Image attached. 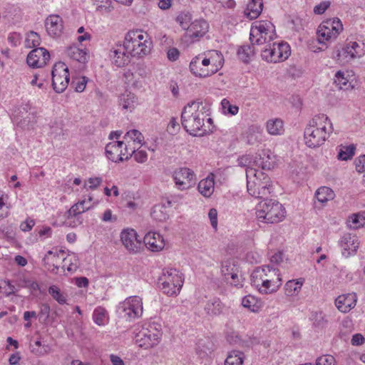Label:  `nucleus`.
<instances>
[{"instance_id":"obj_1","label":"nucleus","mask_w":365,"mask_h":365,"mask_svg":"<svg viewBox=\"0 0 365 365\" xmlns=\"http://www.w3.org/2000/svg\"><path fill=\"white\" fill-rule=\"evenodd\" d=\"M206 106L202 101H194L188 103L181 114V124L187 133L193 136L203 135L210 130L206 128L205 119Z\"/></svg>"},{"instance_id":"obj_2","label":"nucleus","mask_w":365,"mask_h":365,"mask_svg":"<svg viewBox=\"0 0 365 365\" xmlns=\"http://www.w3.org/2000/svg\"><path fill=\"white\" fill-rule=\"evenodd\" d=\"M332 123L325 114L314 115L307 124L304 133L305 144L312 148L323 145L333 132Z\"/></svg>"},{"instance_id":"obj_3","label":"nucleus","mask_w":365,"mask_h":365,"mask_svg":"<svg viewBox=\"0 0 365 365\" xmlns=\"http://www.w3.org/2000/svg\"><path fill=\"white\" fill-rule=\"evenodd\" d=\"M224 57L217 50H210L192 58L190 63V71L195 76L206 78L219 71L223 66Z\"/></svg>"},{"instance_id":"obj_4","label":"nucleus","mask_w":365,"mask_h":365,"mask_svg":"<svg viewBox=\"0 0 365 365\" xmlns=\"http://www.w3.org/2000/svg\"><path fill=\"white\" fill-rule=\"evenodd\" d=\"M252 284L262 294L276 292L282 284L279 269L269 265L256 267L251 274Z\"/></svg>"},{"instance_id":"obj_5","label":"nucleus","mask_w":365,"mask_h":365,"mask_svg":"<svg viewBox=\"0 0 365 365\" xmlns=\"http://www.w3.org/2000/svg\"><path fill=\"white\" fill-rule=\"evenodd\" d=\"M123 45L130 57L139 58L150 52L152 41L146 32L142 30H133L126 34Z\"/></svg>"},{"instance_id":"obj_6","label":"nucleus","mask_w":365,"mask_h":365,"mask_svg":"<svg viewBox=\"0 0 365 365\" xmlns=\"http://www.w3.org/2000/svg\"><path fill=\"white\" fill-rule=\"evenodd\" d=\"M285 208L277 200H264L256 208L258 221L265 223H277L285 217Z\"/></svg>"},{"instance_id":"obj_7","label":"nucleus","mask_w":365,"mask_h":365,"mask_svg":"<svg viewBox=\"0 0 365 365\" xmlns=\"http://www.w3.org/2000/svg\"><path fill=\"white\" fill-rule=\"evenodd\" d=\"M275 37V27L269 21H256L251 26L250 40L252 45H267Z\"/></svg>"},{"instance_id":"obj_8","label":"nucleus","mask_w":365,"mask_h":365,"mask_svg":"<svg viewBox=\"0 0 365 365\" xmlns=\"http://www.w3.org/2000/svg\"><path fill=\"white\" fill-rule=\"evenodd\" d=\"M158 283L160 288L165 294L170 296L176 295L183 284L182 273L176 269H167L159 278Z\"/></svg>"},{"instance_id":"obj_9","label":"nucleus","mask_w":365,"mask_h":365,"mask_svg":"<svg viewBox=\"0 0 365 365\" xmlns=\"http://www.w3.org/2000/svg\"><path fill=\"white\" fill-rule=\"evenodd\" d=\"M291 53L287 43H272L265 45L261 49V56L268 63H277L287 59Z\"/></svg>"},{"instance_id":"obj_10","label":"nucleus","mask_w":365,"mask_h":365,"mask_svg":"<svg viewBox=\"0 0 365 365\" xmlns=\"http://www.w3.org/2000/svg\"><path fill=\"white\" fill-rule=\"evenodd\" d=\"M343 30V25L338 18L323 21L317 29L318 41L320 43L335 39Z\"/></svg>"},{"instance_id":"obj_11","label":"nucleus","mask_w":365,"mask_h":365,"mask_svg":"<svg viewBox=\"0 0 365 365\" xmlns=\"http://www.w3.org/2000/svg\"><path fill=\"white\" fill-rule=\"evenodd\" d=\"M172 179L175 187L180 191H185L192 188L196 181L194 171L187 167L175 169L172 173Z\"/></svg>"},{"instance_id":"obj_12","label":"nucleus","mask_w":365,"mask_h":365,"mask_svg":"<svg viewBox=\"0 0 365 365\" xmlns=\"http://www.w3.org/2000/svg\"><path fill=\"white\" fill-rule=\"evenodd\" d=\"M162 333L155 325L143 328L135 336V343L145 349L151 348L160 342Z\"/></svg>"},{"instance_id":"obj_13","label":"nucleus","mask_w":365,"mask_h":365,"mask_svg":"<svg viewBox=\"0 0 365 365\" xmlns=\"http://www.w3.org/2000/svg\"><path fill=\"white\" fill-rule=\"evenodd\" d=\"M51 75L53 90L58 93L63 92L70 81L68 66L63 62L56 63L53 67Z\"/></svg>"},{"instance_id":"obj_14","label":"nucleus","mask_w":365,"mask_h":365,"mask_svg":"<svg viewBox=\"0 0 365 365\" xmlns=\"http://www.w3.org/2000/svg\"><path fill=\"white\" fill-rule=\"evenodd\" d=\"M365 54V50L357 42H349L341 50H337L334 58L340 63L351 61Z\"/></svg>"},{"instance_id":"obj_15","label":"nucleus","mask_w":365,"mask_h":365,"mask_svg":"<svg viewBox=\"0 0 365 365\" xmlns=\"http://www.w3.org/2000/svg\"><path fill=\"white\" fill-rule=\"evenodd\" d=\"M271 181L269 178L263 176L257 180L247 182V191L250 195L256 198H265L270 194Z\"/></svg>"},{"instance_id":"obj_16","label":"nucleus","mask_w":365,"mask_h":365,"mask_svg":"<svg viewBox=\"0 0 365 365\" xmlns=\"http://www.w3.org/2000/svg\"><path fill=\"white\" fill-rule=\"evenodd\" d=\"M121 309L130 319L139 318L143 311L142 299L138 296L130 297L121 304Z\"/></svg>"},{"instance_id":"obj_17","label":"nucleus","mask_w":365,"mask_h":365,"mask_svg":"<svg viewBox=\"0 0 365 365\" xmlns=\"http://www.w3.org/2000/svg\"><path fill=\"white\" fill-rule=\"evenodd\" d=\"M120 240L125 249L130 253H137L143 247L141 240L138 239L137 233L133 229L123 230Z\"/></svg>"},{"instance_id":"obj_18","label":"nucleus","mask_w":365,"mask_h":365,"mask_svg":"<svg viewBox=\"0 0 365 365\" xmlns=\"http://www.w3.org/2000/svg\"><path fill=\"white\" fill-rule=\"evenodd\" d=\"M359 244V238L356 235L345 233L339 241L342 255L345 257L355 255Z\"/></svg>"},{"instance_id":"obj_19","label":"nucleus","mask_w":365,"mask_h":365,"mask_svg":"<svg viewBox=\"0 0 365 365\" xmlns=\"http://www.w3.org/2000/svg\"><path fill=\"white\" fill-rule=\"evenodd\" d=\"M209 29L208 23L204 19L192 21L185 34V38L193 43L204 36Z\"/></svg>"},{"instance_id":"obj_20","label":"nucleus","mask_w":365,"mask_h":365,"mask_svg":"<svg viewBox=\"0 0 365 365\" xmlns=\"http://www.w3.org/2000/svg\"><path fill=\"white\" fill-rule=\"evenodd\" d=\"M50 59L48 51L43 47L36 48L31 51L27 56V64L32 68H41Z\"/></svg>"},{"instance_id":"obj_21","label":"nucleus","mask_w":365,"mask_h":365,"mask_svg":"<svg viewBox=\"0 0 365 365\" xmlns=\"http://www.w3.org/2000/svg\"><path fill=\"white\" fill-rule=\"evenodd\" d=\"M113 63L117 67H123L130 61V56L127 52L125 46L121 43L116 44L110 51L109 54Z\"/></svg>"},{"instance_id":"obj_22","label":"nucleus","mask_w":365,"mask_h":365,"mask_svg":"<svg viewBox=\"0 0 365 365\" xmlns=\"http://www.w3.org/2000/svg\"><path fill=\"white\" fill-rule=\"evenodd\" d=\"M357 302V295L356 293H348L339 295L335 299V305L339 311L343 313H348L354 309Z\"/></svg>"},{"instance_id":"obj_23","label":"nucleus","mask_w":365,"mask_h":365,"mask_svg":"<svg viewBox=\"0 0 365 365\" xmlns=\"http://www.w3.org/2000/svg\"><path fill=\"white\" fill-rule=\"evenodd\" d=\"M45 27L51 36H59L63 29V19L58 15H50L45 21Z\"/></svg>"},{"instance_id":"obj_24","label":"nucleus","mask_w":365,"mask_h":365,"mask_svg":"<svg viewBox=\"0 0 365 365\" xmlns=\"http://www.w3.org/2000/svg\"><path fill=\"white\" fill-rule=\"evenodd\" d=\"M123 141H114L109 143L106 146V155L107 158L113 162H122L125 160L123 156L125 153H123L122 146Z\"/></svg>"},{"instance_id":"obj_25","label":"nucleus","mask_w":365,"mask_h":365,"mask_svg":"<svg viewBox=\"0 0 365 365\" xmlns=\"http://www.w3.org/2000/svg\"><path fill=\"white\" fill-rule=\"evenodd\" d=\"M146 247L153 252H158L165 247L163 237L158 232H148L143 238Z\"/></svg>"},{"instance_id":"obj_26","label":"nucleus","mask_w":365,"mask_h":365,"mask_svg":"<svg viewBox=\"0 0 365 365\" xmlns=\"http://www.w3.org/2000/svg\"><path fill=\"white\" fill-rule=\"evenodd\" d=\"M215 182L214 175L210 174L206 178L202 179L198 183L199 192L205 197H209L214 192Z\"/></svg>"},{"instance_id":"obj_27","label":"nucleus","mask_w":365,"mask_h":365,"mask_svg":"<svg viewBox=\"0 0 365 365\" xmlns=\"http://www.w3.org/2000/svg\"><path fill=\"white\" fill-rule=\"evenodd\" d=\"M66 54L70 58L81 64H85L88 59L87 51L76 46H69L66 50Z\"/></svg>"},{"instance_id":"obj_28","label":"nucleus","mask_w":365,"mask_h":365,"mask_svg":"<svg viewBox=\"0 0 365 365\" xmlns=\"http://www.w3.org/2000/svg\"><path fill=\"white\" fill-rule=\"evenodd\" d=\"M224 304L218 298H213L207 302L204 309L210 317H215L223 312Z\"/></svg>"},{"instance_id":"obj_29","label":"nucleus","mask_w":365,"mask_h":365,"mask_svg":"<svg viewBox=\"0 0 365 365\" xmlns=\"http://www.w3.org/2000/svg\"><path fill=\"white\" fill-rule=\"evenodd\" d=\"M140 147H130V145H125V150L128 153L125 160H127L133 156L135 160L139 163H143L148 160V154L146 151L138 150Z\"/></svg>"},{"instance_id":"obj_30","label":"nucleus","mask_w":365,"mask_h":365,"mask_svg":"<svg viewBox=\"0 0 365 365\" xmlns=\"http://www.w3.org/2000/svg\"><path fill=\"white\" fill-rule=\"evenodd\" d=\"M262 0H251L247 6L245 14L250 19H255L262 13Z\"/></svg>"},{"instance_id":"obj_31","label":"nucleus","mask_w":365,"mask_h":365,"mask_svg":"<svg viewBox=\"0 0 365 365\" xmlns=\"http://www.w3.org/2000/svg\"><path fill=\"white\" fill-rule=\"evenodd\" d=\"M92 197H88V199H84L73 205L68 210V214L71 216H76L88 210L91 207Z\"/></svg>"},{"instance_id":"obj_32","label":"nucleus","mask_w":365,"mask_h":365,"mask_svg":"<svg viewBox=\"0 0 365 365\" xmlns=\"http://www.w3.org/2000/svg\"><path fill=\"white\" fill-rule=\"evenodd\" d=\"M242 305L252 312H259L262 307V302L252 295H247L242 298Z\"/></svg>"},{"instance_id":"obj_33","label":"nucleus","mask_w":365,"mask_h":365,"mask_svg":"<svg viewBox=\"0 0 365 365\" xmlns=\"http://www.w3.org/2000/svg\"><path fill=\"white\" fill-rule=\"evenodd\" d=\"M262 130L258 125H252L247 132V140L250 145H256L262 140Z\"/></svg>"},{"instance_id":"obj_34","label":"nucleus","mask_w":365,"mask_h":365,"mask_svg":"<svg viewBox=\"0 0 365 365\" xmlns=\"http://www.w3.org/2000/svg\"><path fill=\"white\" fill-rule=\"evenodd\" d=\"M255 163L257 168L262 170H271L274 168V160L270 158V155L263 153L255 156Z\"/></svg>"},{"instance_id":"obj_35","label":"nucleus","mask_w":365,"mask_h":365,"mask_svg":"<svg viewBox=\"0 0 365 365\" xmlns=\"http://www.w3.org/2000/svg\"><path fill=\"white\" fill-rule=\"evenodd\" d=\"M255 45H243L240 46L237 51L239 58L244 62L247 63L250 58L253 56L256 52Z\"/></svg>"},{"instance_id":"obj_36","label":"nucleus","mask_w":365,"mask_h":365,"mask_svg":"<svg viewBox=\"0 0 365 365\" xmlns=\"http://www.w3.org/2000/svg\"><path fill=\"white\" fill-rule=\"evenodd\" d=\"M124 138L127 140L128 144L130 143L129 140L133 141V144L135 147H140L144 141V137L143 134L139 130L135 129L128 131L125 133Z\"/></svg>"},{"instance_id":"obj_37","label":"nucleus","mask_w":365,"mask_h":365,"mask_svg":"<svg viewBox=\"0 0 365 365\" xmlns=\"http://www.w3.org/2000/svg\"><path fill=\"white\" fill-rule=\"evenodd\" d=\"M267 132L271 135H280L283 132V122L279 118L271 119L267 122Z\"/></svg>"},{"instance_id":"obj_38","label":"nucleus","mask_w":365,"mask_h":365,"mask_svg":"<svg viewBox=\"0 0 365 365\" xmlns=\"http://www.w3.org/2000/svg\"><path fill=\"white\" fill-rule=\"evenodd\" d=\"M245 354L240 351H230L225 361V365H242Z\"/></svg>"},{"instance_id":"obj_39","label":"nucleus","mask_w":365,"mask_h":365,"mask_svg":"<svg viewBox=\"0 0 365 365\" xmlns=\"http://www.w3.org/2000/svg\"><path fill=\"white\" fill-rule=\"evenodd\" d=\"M315 197L319 202L325 203L334 198V193L331 188L323 186L317 190Z\"/></svg>"},{"instance_id":"obj_40","label":"nucleus","mask_w":365,"mask_h":365,"mask_svg":"<svg viewBox=\"0 0 365 365\" xmlns=\"http://www.w3.org/2000/svg\"><path fill=\"white\" fill-rule=\"evenodd\" d=\"M356 147L351 144L349 145H341L339 148L337 158L340 160H348L352 158L354 155Z\"/></svg>"},{"instance_id":"obj_41","label":"nucleus","mask_w":365,"mask_h":365,"mask_svg":"<svg viewBox=\"0 0 365 365\" xmlns=\"http://www.w3.org/2000/svg\"><path fill=\"white\" fill-rule=\"evenodd\" d=\"M93 319L98 326L105 325L108 320L107 311L102 307H98L93 312Z\"/></svg>"},{"instance_id":"obj_42","label":"nucleus","mask_w":365,"mask_h":365,"mask_svg":"<svg viewBox=\"0 0 365 365\" xmlns=\"http://www.w3.org/2000/svg\"><path fill=\"white\" fill-rule=\"evenodd\" d=\"M135 98L133 93L126 92L123 94L119 100V105L125 110H132L134 108Z\"/></svg>"},{"instance_id":"obj_43","label":"nucleus","mask_w":365,"mask_h":365,"mask_svg":"<svg viewBox=\"0 0 365 365\" xmlns=\"http://www.w3.org/2000/svg\"><path fill=\"white\" fill-rule=\"evenodd\" d=\"M303 281L298 280H289L284 286L285 294L288 296H292L298 293L302 288Z\"/></svg>"},{"instance_id":"obj_44","label":"nucleus","mask_w":365,"mask_h":365,"mask_svg":"<svg viewBox=\"0 0 365 365\" xmlns=\"http://www.w3.org/2000/svg\"><path fill=\"white\" fill-rule=\"evenodd\" d=\"M312 319L313 324L319 328L326 327L328 324L327 316L322 312H316L312 313Z\"/></svg>"},{"instance_id":"obj_45","label":"nucleus","mask_w":365,"mask_h":365,"mask_svg":"<svg viewBox=\"0 0 365 365\" xmlns=\"http://www.w3.org/2000/svg\"><path fill=\"white\" fill-rule=\"evenodd\" d=\"M175 20L187 31L192 23V14L189 11H182L177 16Z\"/></svg>"},{"instance_id":"obj_46","label":"nucleus","mask_w":365,"mask_h":365,"mask_svg":"<svg viewBox=\"0 0 365 365\" xmlns=\"http://www.w3.org/2000/svg\"><path fill=\"white\" fill-rule=\"evenodd\" d=\"M151 217L156 221L163 222L168 218V215L165 208L160 205H155L151 211Z\"/></svg>"},{"instance_id":"obj_47","label":"nucleus","mask_w":365,"mask_h":365,"mask_svg":"<svg viewBox=\"0 0 365 365\" xmlns=\"http://www.w3.org/2000/svg\"><path fill=\"white\" fill-rule=\"evenodd\" d=\"M237 269V267L235 264L234 262L227 260L222 264L221 273L224 276L225 279L228 281L231 273Z\"/></svg>"},{"instance_id":"obj_48","label":"nucleus","mask_w":365,"mask_h":365,"mask_svg":"<svg viewBox=\"0 0 365 365\" xmlns=\"http://www.w3.org/2000/svg\"><path fill=\"white\" fill-rule=\"evenodd\" d=\"M41 43V38L39 35L34 31H30L27 34L25 46L27 48H35Z\"/></svg>"},{"instance_id":"obj_49","label":"nucleus","mask_w":365,"mask_h":365,"mask_svg":"<svg viewBox=\"0 0 365 365\" xmlns=\"http://www.w3.org/2000/svg\"><path fill=\"white\" fill-rule=\"evenodd\" d=\"M48 293L59 304H63L66 302V297L56 285H52L48 288Z\"/></svg>"},{"instance_id":"obj_50","label":"nucleus","mask_w":365,"mask_h":365,"mask_svg":"<svg viewBox=\"0 0 365 365\" xmlns=\"http://www.w3.org/2000/svg\"><path fill=\"white\" fill-rule=\"evenodd\" d=\"M257 168V166H251L246 168L247 181L251 180L252 177L254 178L253 180H257L262 178L263 176H267L262 171L258 170Z\"/></svg>"},{"instance_id":"obj_51","label":"nucleus","mask_w":365,"mask_h":365,"mask_svg":"<svg viewBox=\"0 0 365 365\" xmlns=\"http://www.w3.org/2000/svg\"><path fill=\"white\" fill-rule=\"evenodd\" d=\"M227 341L230 344H234V345H239V346H241L242 347H248L250 346V344L245 341V340H242L238 334H237L236 333H234V332H232V333H230L227 335Z\"/></svg>"},{"instance_id":"obj_52","label":"nucleus","mask_w":365,"mask_h":365,"mask_svg":"<svg viewBox=\"0 0 365 365\" xmlns=\"http://www.w3.org/2000/svg\"><path fill=\"white\" fill-rule=\"evenodd\" d=\"M88 79L86 76L74 78L72 79L71 86L76 92H82L85 90Z\"/></svg>"},{"instance_id":"obj_53","label":"nucleus","mask_w":365,"mask_h":365,"mask_svg":"<svg viewBox=\"0 0 365 365\" xmlns=\"http://www.w3.org/2000/svg\"><path fill=\"white\" fill-rule=\"evenodd\" d=\"M353 227L354 229L365 226V211L354 214L351 217Z\"/></svg>"},{"instance_id":"obj_54","label":"nucleus","mask_w":365,"mask_h":365,"mask_svg":"<svg viewBox=\"0 0 365 365\" xmlns=\"http://www.w3.org/2000/svg\"><path fill=\"white\" fill-rule=\"evenodd\" d=\"M63 267L66 266L67 263L69 262V264L67 267V270L68 272L76 271L78 267V259L75 255L68 256L67 257L63 258Z\"/></svg>"},{"instance_id":"obj_55","label":"nucleus","mask_w":365,"mask_h":365,"mask_svg":"<svg viewBox=\"0 0 365 365\" xmlns=\"http://www.w3.org/2000/svg\"><path fill=\"white\" fill-rule=\"evenodd\" d=\"M238 164L240 166L246 167L247 168L251 166H256L255 156L250 155H242L238 159Z\"/></svg>"},{"instance_id":"obj_56","label":"nucleus","mask_w":365,"mask_h":365,"mask_svg":"<svg viewBox=\"0 0 365 365\" xmlns=\"http://www.w3.org/2000/svg\"><path fill=\"white\" fill-rule=\"evenodd\" d=\"M348 82L349 80L344 72L339 71L336 73L334 76V83L339 86V88H343L344 86L347 85Z\"/></svg>"},{"instance_id":"obj_57","label":"nucleus","mask_w":365,"mask_h":365,"mask_svg":"<svg viewBox=\"0 0 365 365\" xmlns=\"http://www.w3.org/2000/svg\"><path fill=\"white\" fill-rule=\"evenodd\" d=\"M0 289L4 290V293L6 296L14 294L16 289L14 284L9 280H4L0 282Z\"/></svg>"},{"instance_id":"obj_58","label":"nucleus","mask_w":365,"mask_h":365,"mask_svg":"<svg viewBox=\"0 0 365 365\" xmlns=\"http://www.w3.org/2000/svg\"><path fill=\"white\" fill-rule=\"evenodd\" d=\"M316 365H335V359L331 355H324L317 358Z\"/></svg>"},{"instance_id":"obj_59","label":"nucleus","mask_w":365,"mask_h":365,"mask_svg":"<svg viewBox=\"0 0 365 365\" xmlns=\"http://www.w3.org/2000/svg\"><path fill=\"white\" fill-rule=\"evenodd\" d=\"M221 104L224 110L227 108V111L228 113L234 115L238 113L239 108L237 106L231 105L227 100L223 99Z\"/></svg>"},{"instance_id":"obj_60","label":"nucleus","mask_w":365,"mask_h":365,"mask_svg":"<svg viewBox=\"0 0 365 365\" xmlns=\"http://www.w3.org/2000/svg\"><path fill=\"white\" fill-rule=\"evenodd\" d=\"M102 181L103 180L100 177L90 178L86 181V186L87 185L91 190H95L101 185Z\"/></svg>"},{"instance_id":"obj_61","label":"nucleus","mask_w":365,"mask_h":365,"mask_svg":"<svg viewBox=\"0 0 365 365\" xmlns=\"http://www.w3.org/2000/svg\"><path fill=\"white\" fill-rule=\"evenodd\" d=\"M180 130V125L176 119L173 118L168 125L167 130L171 135H175Z\"/></svg>"},{"instance_id":"obj_62","label":"nucleus","mask_w":365,"mask_h":365,"mask_svg":"<svg viewBox=\"0 0 365 365\" xmlns=\"http://www.w3.org/2000/svg\"><path fill=\"white\" fill-rule=\"evenodd\" d=\"M101 220L105 222H115L117 221L118 217L116 215H113L110 209H108L103 212Z\"/></svg>"},{"instance_id":"obj_63","label":"nucleus","mask_w":365,"mask_h":365,"mask_svg":"<svg viewBox=\"0 0 365 365\" xmlns=\"http://www.w3.org/2000/svg\"><path fill=\"white\" fill-rule=\"evenodd\" d=\"M64 253L63 250H60L56 252H53V251H48L44 257L43 260L46 262V260H51L52 262H56V259L59 257V255H63Z\"/></svg>"},{"instance_id":"obj_64","label":"nucleus","mask_w":365,"mask_h":365,"mask_svg":"<svg viewBox=\"0 0 365 365\" xmlns=\"http://www.w3.org/2000/svg\"><path fill=\"white\" fill-rule=\"evenodd\" d=\"M208 217L210 220V224L212 227L215 229H217V211L215 208H212L208 212Z\"/></svg>"}]
</instances>
